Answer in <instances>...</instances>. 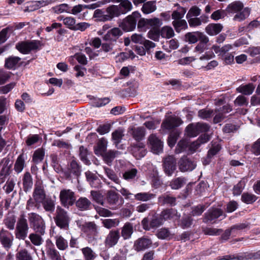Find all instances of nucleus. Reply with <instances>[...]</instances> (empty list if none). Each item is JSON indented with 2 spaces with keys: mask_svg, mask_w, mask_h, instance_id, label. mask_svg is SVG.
Returning <instances> with one entry per match:
<instances>
[{
  "mask_svg": "<svg viewBox=\"0 0 260 260\" xmlns=\"http://www.w3.org/2000/svg\"><path fill=\"white\" fill-rule=\"evenodd\" d=\"M32 197L33 199L30 198L27 202L26 208L28 210H34L36 208L38 209L46 199L44 187L41 183H37L35 185Z\"/></svg>",
  "mask_w": 260,
  "mask_h": 260,
  "instance_id": "nucleus-1",
  "label": "nucleus"
},
{
  "mask_svg": "<svg viewBox=\"0 0 260 260\" xmlns=\"http://www.w3.org/2000/svg\"><path fill=\"white\" fill-rule=\"evenodd\" d=\"M28 219L31 228L36 233L43 235L45 232V223L43 218L36 213L28 214Z\"/></svg>",
  "mask_w": 260,
  "mask_h": 260,
  "instance_id": "nucleus-2",
  "label": "nucleus"
},
{
  "mask_svg": "<svg viewBox=\"0 0 260 260\" xmlns=\"http://www.w3.org/2000/svg\"><path fill=\"white\" fill-rule=\"evenodd\" d=\"M29 227L26 218L21 216L17 221L15 231V235L19 240H24L27 236Z\"/></svg>",
  "mask_w": 260,
  "mask_h": 260,
  "instance_id": "nucleus-3",
  "label": "nucleus"
},
{
  "mask_svg": "<svg viewBox=\"0 0 260 260\" xmlns=\"http://www.w3.org/2000/svg\"><path fill=\"white\" fill-rule=\"evenodd\" d=\"M164 223L163 219L160 215H154L151 218L145 217L142 222V225L145 230L150 231L156 229Z\"/></svg>",
  "mask_w": 260,
  "mask_h": 260,
  "instance_id": "nucleus-4",
  "label": "nucleus"
},
{
  "mask_svg": "<svg viewBox=\"0 0 260 260\" xmlns=\"http://www.w3.org/2000/svg\"><path fill=\"white\" fill-rule=\"evenodd\" d=\"M41 46L40 41L32 40V41H22L16 45V49L23 54H28L31 50L38 49Z\"/></svg>",
  "mask_w": 260,
  "mask_h": 260,
  "instance_id": "nucleus-5",
  "label": "nucleus"
},
{
  "mask_svg": "<svg viewBox=\"0 0 260 260\" xmlns=\"http://www.w3.org/2000/svg\"><path fill=\"white\" fill-rule=\"evenodd\" d=\"M61 204L65 207L73 205L76 200L75 193L69 189L61 190L59 194Z\"/></svg>",
  "mask_w": 260,
  "mask_h": 260,
  "instance_id": "nucleus-6",
  "label": "nucleus"
},
{
  "mask_svg": "<svg viewBox=\"0 0 260 260\" xmlns=\"http://www.w3.org/2000/svg\"><path fill=\"white\" fill-rule=\"evenodd\" d=\"M148 19L150 27L148 32H160L158 30L162 24V20L156 17ZM160 32H174V30L171 27L165 26L162 27Z\"/></svg>",
  "mask_w": 260,
  "mask_h": 260,
  "instance_id": "nucleus-7",
  "label": "nucleus"
},
{
  "mask_svg": "<svg viewBox=\"0 0 260 260\" xmlns=\"http://www.w3.org/2000/svg\"><path fill=\"white\" fill-rule=\"evenodd\" d=\"M54 219L56 225L60 228H65L68 225L69 221L67 212L59 207H57L56 209Z\"/></svg>",
  "mask_w": 260,
  "mask_h": 260,
  "instance_id": "nucleus-8",
  "label": "nucleus"
},
{
  "mask_svg": "<svg viewBox=\"0 0 260 260\" xmlns=\"http://www.w3.org/2000/svg\"><path fill=\"white\" fill-rule=\"evenodd\" d=\"M149 146L153 153L159 154L162 151L163 144L155 135H151L148 138Z\"/></svg>",
  "mask_w": 260,
  "mask_h": 260,
  "instance_id": "nucleus-9",
  "label": "nucleus"
},
{
  "mask_svg": "<svg viewBox=\"0 0 260 260\" xmlns=\"http://www.w3.org/2000/svg\"><path fill=\"white\" fill-rule=\"evenodd\" d=\"M14 237L12 233L9 231L2 229L0 232V242L3 247L7 250L13 245Z\"/></svg>",
  "mask_w": 260,
  "mask_h": 260,
  "instance_id": "nucleus-10",
  "label": "nucleus"
},
{
  "mask_svg": "<svg viewBox=\"0 0 260 260\" xmlns=\"http://www.w3.org/2000/svg\"><path fill=\"white\" fill-rule=\"evenodd\" d=\"M120 235L118 231L111 230L106 236L104 244L107 247H112L117 244Z\"/></svg>",
  "mask_w": 260,
  "mask_h": 260,
  "instance_id": "nucleus-11",
  "label": "nucleus"
},
{
  "mask_svg": "<svg viewBox=\"0 0 260 260\" xmlns=\"http://www.w3.org/2000/svg\"><path fill=\"white\" fill-rule=\"evenodd\" d=\"M223 215V211L219 208H212L209 209L205 215L204 221L215 223L216 220Z\"/></svg>",
  "mask_w": 260,
  "mask_h": 260,
  "instance_id": "nucleus-12",
  "label": "nucleus"
},
{
  "mask_svg": "<svg viewBox=\"0 0 260 260\" xmlns=\"http://www.w3.org/2000/svg\"><path fill=\"white\" fill-rule=\"evenodd\" d=\"M196 164L186 156L182 157L179 162V168L181 172L191 171L196 167Z\"/></svg>",
  "mask_w": 260,
  "mask_h": 260,
  "instance_id": "nucleus-13",
  "label": "nucleus"
},
{
  "mask_svg": "<svg viewBox=\"0 0 260 260\" xmlns=\"http://www.w3.org/2000/svg\"><path fill=\"white\" fill-rule=\"evenodd\" d=\"M176 162L173 156H169L164 161V170L166 174L171 176L176 169Z\"/></svg>",
  "mask_w": 260,
  "mask_h": 260,
  "instance_id": "nucleus-14",
  "label": "nucleus"
},
{
  "mask_svg": "<svg viewBox=\"0 0 260 260\" xmlns=\"http://www.w3.org/2000/svg\"><path fill=\"white\" fill-rule=\"evenodd\" d=\"M182 123V121L180 118L171 116L165 119L161 124V126L166 129H171L179 126Z\"/></svg>",
  "mask_w": 260,
  "mask_h": 260,
  "instance_id": "nucleus-15",
  "label": "nucleus"
},
{
  "mask_svg": "<svg viewBox=\"0 0 260 260\" xmlns=\"http://www.w3.org/2000/svg\"><path fill=\"white\" fill-rule=\"evenodd\" d=\"M137 20L133 19L131 16H127L119 24V26L125 31H132L135 28Z\"/></svg>",
  "mask_w": 260,
  "mask_h": 260,
  "instance_id": "nucleus-16",
  "label": "nucleus"
},
{
  "mask_svg": "<svg viewBox=\"0 0 260 260\" xmlns=\"http://www.w3.org/2000/svg\"><path fill=\"white\" fill-rule=\"evenodd\" d=\"M152 242L150 239L146 238H141L138 239L135 242L134 247L136 250L139 251L149 248Z\"/></svg>",
  "mask_w": 260,
  "mask_h": 260,
  "instance_id": "nucleus-17",
  "label": "nucleus"
},
{
  "mask_svg": "<svg viewBox=\"0 0 260 260\" xmlns=\"http://www.w3.org/2000/svg\"><path fill=\"white\" fill-rule=\"evenodd\" d=\"M246 225L244 223H241L233 225L230 230H226L221 236L222 239L227 240L231 235H236L238 231L245 229Z\"/></svg>",
  "mask_w": 260,
  "mask_h": 260,
  "instance_id": "nucleus-18",
  "label": "nucleus"
},
{
  "mask_svg": "<svg viewBox=\"0 0 260 260\" xmlns=\"http://www.w3.org/2000/svg\"><path fill=\"white\" fill-rule=\"evenodd\" d=\"M160 215L164 221L167 220H176L178 219L180 216L178 214L177 210L174 209L165 210L161 212Z\"/></svg>",
  "mask_w": 260,
  "mask_h": 260,
  "instance_id": "nucleus-19",
  "label": "nucleus"
},
{
  "mask_svg": "<svg viewBox=\"0 0 260 260\" xmlns=\"http://www.w3.org/2000/svg\"><path fill=\"white\" fill-rule=\"evenodd\" d=\"M134 155L139 159L144 157L146 153V150L145 149V145L143 143L138 142L134 145L132 149Z\"/></svg>",
  "mask_w": 260,
  "mask_h": 260,
  "instance_id": "nucleus-20",
  "label": "nucleus"
},
{
  "mask_svg": "<svg viewBox=\"0 0 260 260\" xmlns=\"http://www.w3.org/2000/svg\"><path fill=\"white\" fill-rule=\"evenodd\" d=\"M26 159V156L22 153L19 155L17 158L14 164V170L17 173H20L23 170L25 166V160Z\"/></svg>",
  "mask_w": 260,
  "mask_h": 260,
  "instance_id": "nucleus-21",
  "label": "nucleus"
},
{
  "mask_svg": "<svg viewBox=\"0 0 260 260\" xmlns=\"http://www.w3.org/2000/svg\"><path fill=\"white\" fill-rule=\"evenodd\" d=\"M1 163L3 165V167L1 171L0 177H2L3 181H4V178L10 174L12 164L10 162V160L9 158H3L2 160Z\"/></svg>",
  "mask_w": 260,
  "mask_h": 260,
  "instance_id": "nucleus-22",
  "label": "nucleus"
},
{
  "mask_svg": "<svg viewBox=\"0 0 260 260\" xmlns=\"http://www.w3.org/2000/svg\"><path fill=\"white\" fill-rule=\"evenodd\" d=\"M107 146V140L104 138L100 139L98 141L96 146L94 147L95 154L102 156L106 152Z\"/></svg>",
  "mask_w": 260,
  "mask_h": 260,
  "instance_id": "nucleus-23",
  "label": "nucleus"
},
{
  "mask_svg": "<svg viewBox=\"0 0 260 260\" xmlns=\"http://www.w3.org/2000/svg\"><path fill=\"white\" fill-rule=\"evenodd\" d=\"M77 208L81 211L89 210L91 207V202L86 198L81 197L76 202Z\"/></svg>",
  "mask_w": 260,
  "mask_h": 260,
  "instance_id": "nucleus-24",
  "label": "nucleus"
},
{
  "mask_svg": "<svg viewBox=\"0 0 260 260\" xmlns=\"http://www.w3.org/2000/svg\"><path fill=\"white\" fill-rule=\"evenodd\" d=\"M106 12L107 13V16L110 18L109 20H111L115 17H118L122 14L121 9L116 5H111L107 7Z\"/></svg>",
  "mask_w": 260,
  "mask_h": 260,
  "instance_id": "nucleus-25",
  "label": "nucleus"
},
{
  "mask_svg": "<svg viewBox=\"0 0 260 260\" xmlns=\"http://www.w3.org/2000/svg\"><path fill=\"white\" fill-rule=\"evenodd\" d=\"M129 132L137 141L142 140L145 136V129L142 127H133Z\"/></svg>",
  "mask_w": 260,
  "mask_h": 260,
  "instance_id": "nucleus-26",
  "label": "nucleus"
},
{
  "mask_svg": "<svg viewBox=\"0 0 260 260\" xmlns=\"http://www.w3.org/2000/svg\"><path fill=\"white\" fill-rule=\"evenodd\" d=\"M133 233V226L132 223L126 222L121 229V236L123 239L126 240L131 238Z\"/></svg>",
  "mask_w": 260,
  "mask_h": 260,
  "instance_id": "nucleus-27",
  "label": "nucleus"
},
{
  "mask_svg": "<svg viewBox=\"0 0 260 260\" xmlns=\"http://www.w3.org/2000/svg\"><path fill=\"white\" fill-rule=\"evenodd\" d=\"M243 7V4L241 2L235 1L229 4L225 11L231 13H237L241 11Z\"/></svg>",
  "mask_w": 260,
  "mask_h": 260,
  "instance_id": "nucleus-28",
  "label": "nucleus"
},
{
  "mask_svg": "<svg viewBox=\"0 0 260 260\" xmlns=\"http://www.w3.org/2000/svg\"><path fill=\"white\" fill-rule=\"evenodd\" d=\"M23 186L24 191L27 192L29 190L33 184L32 178L29 172H25L23 177Z\"/></svg>",
  "mask_w": 260,
  "mask_h": 260,
  "instance_id": "nucleus-29",
  "label": "nucleus"
},
{
  "mask_svg": "<svg viewBox=\"0 0 260 260\" xmlns=\"http://www.w3.org/2000/svg\"><path fill=\"white\" fill-rule=\"evenodd\" d=\"M255 88V86L252 83H249L246 85H242L237 88L238 92L245 95L251 94Z\"/></svg>",
  "mask_w": 260,
  "mask_h": 260,
  "instance_id": "nucleus-30",
  "label": "nucleus"
},
{
  "mask_svg": "<svg viewBox=\"0 0 260 260\" xmlns=\"http://www.w3.org/2000/svg\"><path fill=\"white\" fill-rule=\"evenodd\" d=\"M155 1H149L144 3L142 8V11L145 14H150L156 9Z\"/></svg>",
  "mask_w": 260,
  "mask_h": 260,
  "instance_id": "nucleus-31",
  "label": "nucleus"
},
{
  "mask_svg": "<svg viewBox=\"0 0 260 260\" xmlns=\"http://www.w3.org/2000/svg\"><path fill=\"white\" fill-rule=\"evenodd\" d=\"M175 30L177 32L186 30L188 27L186 21L184 19L173 21L172 22Z\"/></svg>",
  "mask_w": 260,
  "mask_h": 260,
  "instance_id": "nucleus-32",
  "label": "nucleus"
},
{
  "mask_svg": "<svg viewBox=\"0 0 260 260\" xmlns=\"http://www.w3.org/2000/svg\"><path fill=\"white\" fill-rule=\"evenodd\" d=\"M155 194L150 192H140L135 195V199L138 201L146 202L154 199Z\"/></svg>",
  "mask_w": 260,
  "mask_h": 260,
  "instance_id": "nucleus-33",
  "label": "nucleus"
},
{
  "mask_svg": "<svg viewBox=\"0 0 260 260\" xmlns=\"http://www.w3.org/2000/svg\"><path fill=\"white\" fill-rule=\"evenodd\" d=\"M16 223V217L12 214H8L4 220V223L6 227L10 230H13Z\"/></svg>",
  "mask_w": 260,
  "mask_h": 260,
  "instance_id": "nucleus-34",
  "label": "nucleus"
},
{
  "mask_svg": "<svg viewBox=\"0 0 260 260\" xmlns=\"http://www.w3.org/2000/svg\"><path fill=\"white\" fill-rule=\"evenodd\" d=\"M250 13V9L248 8L243 9L239 13L234 16V20L238 21H241L247 18Z\"/></svg>",
  "mask_w": 260,
  "mask_h": 260,
  "instance_id": "nucleus-35",
  "label": "nucleus"
},
{
  "mask_svg": "<svg viewBox=\"0 0 260 260\" xmlns=\"http://www.w3.org/2000/svg\"><path fill=\"white\" fill-rule=\"evenodd\" d=\"M20 58L16 56H10L6 59L5 67L9 69L15 68L20 60Z\"/></svg>",
  "mask_w": 260,
  "mask_h": 260,
  "instance_id": "nucleus-36",
  "label": "nucleus"
},
{
  "mask_svg": "<svg viewBox=\"0 0 260 260\" xmlns=\"http://www.w3.org/2000/svg\"><path fill=\"white\" fill-rule=\"evenodd\" d=\"M85 176L87 180L89 181L90 185L92 187H98L100 184V180L95 177V175L89 171L85 173Z\"/></svg>",
  "mask_w": 260,
  "mask_h": 260,
  "instance_id": "nucleus-37",
  "label": "nucleus"
},
{
  "mask_svg": "<svg viewBox=\"0 0 260 260\" xmlns=\"http://www.w3.org/2000/svg\"><path fill=\"white\" fill-rule=\"evenodd\" d=\"M25 25V23L24 22H20L18 23H13L11 25H9L2 29L0 32L5 33L8 32H13L17 29H20L22 28Z\"/></svg>",
  "mask_w": 260,
  "mask_h": 260,
  "instance_id": "nucleus-38",
  "label": "nucleus"
},
{
  "mask_svg": "<svg viewBox=\"0 0 260 260\" xmlns=\"http://www.w3.org/2000/svg\"><path fill=\"white\" fill-rule=\"evenodd\" d=\"M185 183V179L183 177H178L173 179L170 183V186L173 189H178Z\"/></svg>",
  "mask_w": 260,
  "mask_h": 260,
  "instance_id": "nucleus-39",
  "label": "nucleus"
},
{
  "mask_svg": "<svg viewBox=\"0 0 260 260\" xmlns=\"http://www.w3.org/2000/svg\"><path fill=\"white\" fill-rule=\"evenodd\" d=\"M176 198L169 195H163L158 198V202L162 205H174L175 204Z\"/></svg>",
  "mask_w": 260,
  "mask_h": 260,
  "instance_id": "nucleus-40",
  "label": "nucleus"
},
{
  "mask_svg": "<svg viewBox=\"0 0 260 260\" xmlns=\"http://www.w3.org/2000/svg\"><path fill=\"white\" fill-rule=\"evenodd\" d=\"M45 211L53 212L55 209L54 201L51 199H45L42 203Z\"/></svg>",
  "mask_w": 260,
  "mask_h": 260,
  "instance_id": "nucleus-41",
  "label": "nucleus"
},
{
  "mask_svg": "<svg viewBox=\"0 0 260 260\" xmlns=\"http://www.w3.org/2000/svg\"><path fill=\"white\" fill-rule=\"evenodd\" d=\"M55 238L56 246L59 250H64L68 247V241L62 237L56 236Z\"/></svg>",
  "mask_w": 260,
  "mask_h": 260,
  "instance_id": "nucleus-42",
  "label": "nucleus"
},
{
  "mask_svg": "<svg viewBox=\"0 0 260 260\" xmlns=\"http://www.w3.org/2000/svg\"><path fill=\"white\" fill-rule=\"evenodd\" d=\"M148 19L141 18L138 23V28L140 31L150 30Z\"/></svg>",
  "mask_w": 260,
  "mask_h": 260,
  "instance_id": "nucleus-43",
  "label": "nucleus"
},
{
  "mask_svg": "<svg viewBox=\"0 0 260 260\" xmlns=\"http://www.w3.org/2000/svg\"><path fill=\"white\" fill-rule=\"evenodd\" d=\"M256 199V196L248 192H244L241 196L242 201L247 204L253 203Z\"/></svg>",
  "mask_w": 260,
  "mask_h": 260,
  "instance_id": "nucleus-44",
  "label": "nucleus"
},
{
  "mask_svg": "<svg viewBox=\"0 0 260 260\" xmlns=\"http://www.w3.org/2000/svg\"><path fill=\"white\" fill-rule=\"evenodd\" d=\"M102 223L105 228L110 229L118 225L119 221L117 219H106L102 220Z\"/></svg>",
  "mask_w": 260,
  "mask_h": 260,
  "instance_id": "nucleus-45",
  "label": "nucleus"
},
{
  "mask_svg": "<svg viewBox=\"0 0 260 260\" xmlns=\"http://www.w3.org/2000/svg\"><path fill=\"white\" fill-rule=\"evenodd\" d=\"M93 17L96 18L100 21H109L110 18L105 14V12L102 9H96L94 11Z\"/></svg>",
  "mask_w": 260,
  "mask_h": 260,
  "instance_id": "nucleus-46",
  "label": "nucleus"
},
{
  "mask_svg": "<svg viewBox=\"0 0 260 260\" xmlns=\"http://www.w3.org/2000/svg\"><path fill=\"white\" fill-rule=\"evenodd\" d=\"M121 9V13L125 14L130 11L133 8L132 4L128 0H124L118 6Z\"/></svg>",
  "mask_w": 260,
  "mask_h": 260,
  "instance_id": "nucleus-47",
  "label": "nucleus"
},
{
  "mask_svg": "<svg viewBox=\"0 0 260 260\" xmlns=\"http://www.w3.org/2000/svg\"><path fill=\"white\" fill-rule=\"evenodd\" d=\"M223 28L220 23H212L209 24L206 28L207 32H220Z\"/></svg>",
  "mask_w": 260,
  "mask_h": 260,
  "instance_id": "nucleus-48",
  "label": "nucleus"
},
{
  "mask_svg": "<svg viewBox=\"0 0 260 260\" xmlns=\"http://www.w3.org/2000/svg\"><path fill=\"white\" fill-rule=\"evenodd\" d=\"M46 253L52 260H61L59 252L54 247H48Z\"/></svg>",
  "mask_w": 260,
  "mask_h": 260,
  "instance_id": "nucleus-49",
  "label": "nucleus"
},
{
  "mask_svg": "<svg viewBox=\"0 0 260 260\" xmlns=\"http://www.w3.org/2000/svg\"><path fill=\"white\" fill-rule=\"evenodd\" d=\"M16 260H32L31 256L26 249L18 251L16 255Z\"/></svg>",
  "mask_w": 260,
  "mask_h": 260,
  "instance_id": "nucleus-50",
  "label": "nucleus"
},
{
  "mask_svg": "<svg viewBox=\"0 0 260 260\" xmlns=\"http://www.w3.org/2000/svg\"><path fill=\"white\" fill-rule=\"evenodd\" d=\"M137 173L138 171L135 168L127 170L123 174V178L127 181H131L136 177Z\"/></svg>",
  "mask_w": 260,
  "mask_h": 260,
  "instance_id": "nucleus-51",
  "label": "nucleus"
},
{
  "mask_svg": "<svg viewBox=\"0 0 260 260\" xmlns=\"http://www.w3.org/2000/svg\"><path fill=\"white\" fill-rule=\"evenodd\" d=\"M29 239L31 243L36 246L41 245L43 242L41 235H39L36 233L30 234L29 235Z\"/></svg>",
  "mask_w": 260,
  "mask_h": 260,
  "instance_id": "nucleus-52",
  "label": "nucleus"
},
{
  "mask_svg": "<svg viewBox=\"0 0 260 260\" xmlns=\"http://www.w3.org/2000/svg\"><path fill=\"white\" fill-rule=\"evenodd\" d=\"M187 135L191 137L197 136L199 133L197 129V124H190L186 128Z\"/></svg>",
  "mask_w": 260,
  "mask_h": 260,
  "instance_id": "nucleus-53",
  "label": "nucleus"
},
{
  "mask_svg": "<svg viewBox=\"0 0 260 260\" xmlns=\"http://www.w3.org/2000/svg\"><path fill=\"white\" fill-rule=\"evenodd\" d=\"M82 252L85 260H93L95 257V253L88 247L82 248Z\"/></svg>",
  "mask_w": 260,
  "mask_h": 260,
  "instance_id": "nucleus-54",
  "label": "nucleus"
},
{
  "mask_svg": "<svg viewBox=\"0 0 260 260\" xmlns=\"http://www.w3.org/2000/svg\"><path fill=\"white\" fill-rule=\"evenodd\" d=\"M44 155V151L42 149H38L34 153L32 160L36 163L41 162L43 159Z\"/></svg>",
  "mask_w": 260,
  "mask_h": 260,
  "instance_id": "nucleus-55",
  "label": "nucleus"
},
{
  "mask_svg": "<svg viewBox=\"0 0 260 260\" xmlns=\"http://www.w3.org/2000/svg\"><path fill=\"white\" fill-rule=\"evenodd\" d=\"M85 231L90 232L93 235H95L98 233V226L93 222H88L85 224Z\"/></svg>",
  "mask_w": 260,
  "mask_h": 260,
  "instance_id": "nucleus-56",
  "label": "nucleus"
},
{
  "mask_svg": "<svg viewBox=\"0 0 260 260\" xmlns=\"http://www.w3.org/2000/svg\"><path fill=\"white\" fill-rule=\"evenodd\" d=\"M201 9H200L197 6H192L188 11L187 14H186V18L190 17H197L201 14Z\"/></svg>",
  "mask_w": 260,
  "mask_h": 260,
  "instance_id": "nucleus-57",
  "label": "nucleus"
},
{
  "mask_svg": "<svg viewBox=\"0 0 260 260\" xmlns=\"http://www.w3.org/2000/svg\"><path fill=\"white\" fill-rule=\"evenodd\" d=\"M245 186V181L242 180L238 182L233 188V194L234 196H239L242 192Z\"/></svg>",
  "mask_w": 260,
  "mask_h": 260,
  "instance_id": "nucleus-58",
  "label": "nucleus"
},
{
  "mask_svg": "<svg viewBox=\"0 0 260 260\" xmlns=\"http://www.w3.org/2000/svg\"><path fill=\"white\" fill-rule=\"evenodd\" d=\"M79 151L81 159L85 164L89 165L90 163L87 158L88 153L87 149L85 148L83 146H81L79 148Z\"/></svg>",
  "mask_w": 260,
  "mask_h": 260,
  "instance_id": "nucleus-59",
  "label": "nucleus"
},
{
  "mask_svg": "<svg viewBox=\"0 0 260 260\" xmlns=\"http://www.w3.org/2000/svg\"><path fill=\"white\" fill-rule=\"evenodd\" d=\"M104 171L105 173L106 174L107 177L111 179V180L113 181L116 183L119 184L120 182V180L118 178V177L117 176V175L115 174V173L108 168H104Z\"/></svg>",
  "mask_w": 260,
  "mask_h": 260,
  "instance_id": "nucleus-60",
  "label": "nucleus"
},
{
  "mask_svg": "<svg viewBox=\"0 0 260 260\" xmlns=\"http://www.w3.org/2000/svg\"><path fill=\"white\" fill-rule=\"evenodd\" d=\"M186 13L185 9L182 8L179 10L174 11L172 14V19L174 21L182 20Z\"/></svg>",
  "mask_w": 260,
  "mask_h": 260,
  "instance_id": "nucleus-61",
  "label": "nucleus"
},
{
  "mask_svg": "<svg viewBox=\"0 0 260 260\" xmlns=\"http://www.w3.org/2000/svg\"><path fill=\"white\" fill-rule=\"evenodd\" d=\"M123 130L121 128H118L113 132L112 134V139L115 143H119L122 139L123 135Z\"/></svg>",
  "mask_w": 260,
  "mask_h": 260,
  "instance_id": "nucleus-62",
  "label": "nucleus"
},
{
  "mask_svg": "<svg viewBox=\"0 0 260 260\" xmlns=\"http://www.w3.org/2000/svg\"><path fill=\"white\" fill-rule=\"evenodd\" d=\"M107 201L110 205H115L118 201V194L113 191H109L108 193Z\"/></svg>",
  "mask_w": 260,
  "mask_h": 260,
  "instance_id": "nucleus-63",
  "label": "nucleus"
},
{
  "mask_svg": "<svg viewBox=\"0 0 260 260\" xmlns=\"http://www.w3.org/2000/svg\"><path fill=\"white\" fill-rule=\"evenodd\" d=\"M116 153V152L110 151L109 152H106L102 156L105 162L108 165H110L115 157Z\"/></svg>",
  "mask_w": 260,
  "mask_h": 260,
  "instance_id": "nucleus-64",
  "label": "nucleus"
}]
</instances>
